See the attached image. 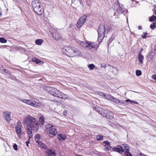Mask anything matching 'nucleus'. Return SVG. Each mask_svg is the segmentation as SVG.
Returning a JSON list of instances; mask_svg holds the SVG:
<instances>
[{
	"mask_svg": "<svg viewBox=\"0 0 156 156\" xmlns=\"http://www.w3.org/2000/svg\"><path fill=\"white\" fill-rule=\"evenodd\" d=\"M150 27L152 29L155 28L156 27V21H154L152 24H151Z\"/></svg>",
	"mask_w": 156,
	"mask_h": 156,
	"instance_id": "obj_31",
	"label": "nucleus"
},
{
	"mask_svg": "<svg viewBox=\"0 0 156 156\" xmlns=\"http://www.w3.org/2000/svg\"><path fill=\"white\" fill-rule=\"evenodd\" d=\"M113 96H112L110 95H109L108 94H105V97L109 100H110V101H111L112 98H113Z\"/></svg>",
	"mask_w": 156,
	"mask_h": 156,
	"instance_id": "obj_28",
	"label": "nucleus"
},
{
	"mask_svg": "<svg viewBox=\"0 0 156 156\" xmlns=\"http://www.w3.org/2000/svg\"><path fill=\"white\" fill-rule=\"evenodd\" d=\"M104 143L106 144V146L108 145L109 144V143L108 141H105L104 142Z\"/></svg>",
	"mask_w": 156,
	"mask_h": 156,
	"instance_id": "obj_50",
	"label": "nucleus"
},
{
	"mask_svg": "<svg viewBox=\"0 0 156 156\" xmlns=\"http://www.w3.org/2000/svg\"><path fill=\"white\" fill-rule=\"evenodd\" d=\"M142 29V27L141 26H139L138 27V29L139 30H141Z\"/></svg>",
	"mask_w": 156,
	"mask_h": 156,
	"instance_id": "obj_57",
	"label": "nucleus"
},
{
	"mask_svg": "<svg viewBox=\"0 0 156 156\" xmlns=\"http://www.w3.org/2000/svg\"><path fill=\"white\" fill-rule=\"evenodd\" d=\"M23 123L26 125L27 128H34L35 130H37L39 126L38 122L35 118L30 115H28L24 118Z\"/></svg>",
	"mask_w": 156,
	"mask_h": 156,
	"instance_id": "obj_1",
	"label": "nucleus"
},
{
	"mask_svg": "<svg viewBox=\"0 0 156 156\" xmlns=\"http://www.w3.org/2000/svg\"><path fill=\"white\" fill-rule=\"evenodd\" d=\"M37 59L36 58H33L32 59V61L33 62H36V60Z\"/></svg>",
	"mask_w": 156,
	"mask_h": 156,
	"instance_id": "obj_51",
	"label": "nucleus"
},
{
	"mask_svg": "<svg viewBox=\"0 0 156 156\" xmlns=\"http://www.w3.org/2000/svg\"><path fill=\"white\" fill-rule=\"evenodd\" d=\"M136 75L138 76H140L141 75L142 73L141 71L140 70H137L136 72Z\"/></svg>",
	"mask_w": 156,
	"mask_h": 156,
	"instance_id": "obj_35",
	"label": "nucleus"
},
{
	"mask_svg": "<svg viewBox=\"0 0 156 156\" xmlns=\"http://www.w3.org/2000/svg\"><path fill=\"white\" fill-rule=\"evenodd\" d=\"M104 116L107 119H112L113 118V114L110 111H105Z\"/></svg>",
	"mask_w": 156,
	"mask_h": 156,
	"instance_id": "obj_9",
	"label": "nucleus"
},
{
	"mask_svg": "<svg viewBox=\"0 0 156 156\" xmlns=\"http://www.w3.org/2000/svg\"><path fill=\"white\" fill-rule=\"evenodd\" d=\"M147 34V33L144 32L143 34L142 35V37L143 38H146V36Z\"/></svg>",
	"mask_w": 156,
	"mask_h": 156,
	"instance_id": "obj_41",
	"label": "nucleus"
},
{
	"mask_svg": "<svg viewBox=\"0 0 156 156\" xmlns=\"http://www.w3.org/2000/svg\"><path fill=\"white\" fill-rule=\"evenodd\" d=\"M96 138L98 140H101L103 139V137L102 136L98 135L97 136Z\"/></svg>",
	"mask_w": 156,
	"mask_h": 156,
	"instance_id": "obj_36",
	"label": "nucleus"
},
{
	"mask_svg": "<svg viewBox=\"0 0 156 156\" xmlns=\"http://www.w3.org/2000/svg\"><path fill=\"white\" fill-rule=\"evenodd\" d=\"M144 56L142 54L139 53L138 56V61L139 64H143V63Z\"/></svg>",
	"mask_w": 156,
	"mask_h": 156,
	"instance_id": "obj_16",
	"label": "nucleus"
},
{
	"mask_svg": "<svg viewBox=\"0 0 156 156\" xmlns=\"http://www.w3.org/2000/svg\"><path fill=\"white\" fill-rule=\"evenodd\" d=\"M114 6H115L114 9L116 10L119 14L122 13V8H121L119 5L118 4H116L114 5Z\"/></svg>",
	"mask_w": 156,
	"mask_h": 156,
	"instance_id": "obj_13",
	"label": "nucleus"
},
{
	"mask_svg": "<svg viewBox=\"0 0 156 156\" xmlns=\"http://www.w3.org/2000/svg\"><path fill=\"white\" fill-rule=\"evenodd\" d=\"M27 133L29 136V140H30V138H31L33 136V133L32 131V130H33L35 132H36L37 130H35L34 128H30L29 129L27 128Z\"/></svg>",
	"mask_w": 156,
	"mask_h": 156,
	"instance_id": "obj_14",
	"label": "nucleus"
},
{
	"mask_svg": "<svg viewBox=\"0 0 156 156\" xmlns=\"http://www.w3.org/2000/svg\"><path fill=\"white\" fill-rule=\"evenodd\" d=\"M2 15V13L1 12H0V16H1Z\"/></svg>",
	"mask_w": 156,
	"mask_h": 156,
	"instance_id": "obj_62",
	"label": "nucleus"
},
{
	"mask_svg": "<svg viewBox=\"0 0 156 156\" xmlns=\"http://www.w3.org/2000/svg\"><path fill=\"white\" fill-rule=\"evenodd\" d=\"M94 109L98 113L101 114L103 116H104L105 111L102 108L95 107L94 108Z\"/></svg>",
	"mask_w": 156,
	"mask_h": 156,
	"instance_id": "obj_11",
	"label": "nucleus"
},
{
	"mask_svg": "<svg viewBox=\"0 0 156 156\" xmlns=\"http://www.w3.org/2000/svg\"><path fill=\"white\" fill-rule=\"evenodd\" d=\"M140 156H147L146 155H145L144 154L142 153H140Z\"/></svg>",
	"mask_w": 156,
	"mask_h": 156,
	"instance_id": "obj_53",
	"label": "nucleus"
},
{
	"mask_svg": "<svg viewBox=\"0 0 156 156\" xmlns=\"http://www.w3.org/2000/svg\"><path fill=\"white\" fill-rule=\"evenodd\" d=\"M106 93H104L101 92H100L98 93V94L100 96H102V97H105V94Z\"/></svg>",
	"mask_w": 156,
	"mask_h": 156,
	"instance_id": "obj_37",
	"label": "nucleus"
},
{
	"mask_svg": "<svg viewBox=\"0 0 156 156\" xmlns=\"http://www.w3.org/2000/svg\"><path fill=\"white\" fill-rule=\"evenodd\" d=\"M58 138L60 141H63L66 139V135L64 133L60 134L58 135Z\"/></svg>",
	"mask_w": 156,
	"mask_h": 156,
	"instance_id": "obj_17",
	"label": "nucleus"
},
{
	"mask_svg": "<svg viewBox=\"0 0 156 156\" xmlns=\"http://www.w3.org/2000/svg\"><path fill=\"white\" fill-rule=\"evenodd\" d=\"M40 137V136L39 134H37L35 135V140L37 143L40 141L39 140Z\"/></svg>",
	"mask_w": 156,
	"mask_h": 156,
	"instance_id": "obj_29",
	"label": "nucleus"
},
{
	"mask_svg": "<svg viewBox=\"0 0 156 156\" xmlns=\"http://www.w3.org/2000/svg\"><path fill=\"white\" fill-rule=\"evenodd\" d=\"M39 121L40 122V124H41L42 125H43L44 121V118L43 116H41L39 118Z\"/></svg>",
	"mask_w": 156,
	"mask_h": 156,
	"instance_id": "obj_30",
	"label": "nucleus"
},
{
	"mask_svg": "<svg viewBox=\"0 0 156 156\" xmlns=\"http://www.w3.org/2000/svg\"><path fill=\"white\" fill-rule=\"evenodd\" d=\"M74 56H81L82 55L81 51L75 48L74 49Z\"/></svg>",
	"mask_w": 156,
	"mask_h": 156,
	"instance_id": "obj_21",
	"label": "nucleus"
},
{
	"mask_svg": "<svg viewBox=\"0 0 156 156\" xmlns=\"http://www.w3.org/2000/svg\"><path fill=\"white\" fill-rule=\"evenodd\" d=\"M125 153L127 156H132V154L128 151H126L125 152Z\"/></svg>",
	"mask_w": 156,
	"mask_h": 156,
	"instance_id": "obj_43",
	"label": "nucleus"
},
{
	"mask_svg": "<svg viewBox=\"0 0 156 156\" xmlns=\"http://www.w3.org/2000/svg\"><path fill=\"white\" fill-rule=\"evenodd\" d=\"M7 42L6 40L3 37L0 38V42L1 43H6Z\"/></svg>",
	"mask_w": 156,
	"mask_h": 156,
	"instance_id": "obj_33",
	"label": "nucleus"
},
{
	"mask_svg": "<svg viewBox=\"0 0 156 156\" xmlns=\"http://www.w3.org/2000/svg\"><path fill=\"white\" fill-rule=\"evenodd\" d=\"M13 148L16 151H17L18 150L17 148V145L16 144H14V145L13 146Z\"/></svg>",
	"mask_w": 156,
	"mask_h": 156,
	"instance_id": "obj_38",
	"label": "nucleus"
},
{
	"mask_svg": "<svg viewBox=\"0 0 156 156\" xmlns=\"http://www.w3.org/2000/svg\"><path fill=\"white\" fill-rule=\"evenodd\" d=\"M45 89L49 94L55 97L57 95V94L60 92L59 90L56 88L50 87H46Z\"/></svg>",
	"mask_w": 156,
	"mask_h": 156,
	"instance_id": "obj_6",
	"label": "nucleus"
},
{
	"mask_svg": "<svg viewBox=\"0 0 156 156\" xmlns=\"http://www.w3.org/2000/svg\"><path fill=\"white\" fill-rule=\"evenodd\" d=\"M151 78L155 80H156V75L155 74L151 76Z\"/></svg>",
	"mask_w": 156,
	"mask_h": 156,
	"instance_id": "obj_44",
	"label": "nucleus"
},
{
	"mask_svg": "<svg viewBox=\"0 0 156 156\" xmlns=\"http://www.w3.org/2000/svg\"><path fill=\"white\" fill-rule=\"evenodd\" d=\"M21 127H22V126H18V125H16V128H21Z\"/></svg>",
	"mask_w": 156,
	"mask_h": 156,
	"instance_id": "obj_56",
	"label": "nucleus"
},
{
	"mask_svg": "<svg viewBox=\"0 0 156 156\" xmlns=\"http://www.w3.org/2000/svg\"><path fill=\"white\" fill-rule=\"evenodd\" d=\"M87 18V16H83L80 18L76 24L77 27L80 28L81 27L85 22Z\"/></svg>",
	"mask_w": 156,
	"mask_h": 156,
	"instance_id": "obj_7",
	"label": "nucleus"
},
{
	"mask_svg": "<svg viewBox=\"0 0 156 156\" xmlns=\"http://www.w3.org/2000/svg\"><path fill=\"white\" fill-rule=\"evenodd\" d=\"M38 146L43 149L46 150L47 148V146L43 143H42L41 141L37 143Z\"/></svg>",
	"mask_w": 156,
	"mask_h": 156,
	"instance_id": "obj_23",
	"label": "nucleus"
},
{
	"mask_svg": "<svg viewBox=\"0 0 156 156\" xmlns=\"http://www.w3.org/2000/svg\"><path fill=\"white\" fill-rule=\"evenodd\" d=\"M41 62V61L40 60H39L38 59H37V60H36V63H37V64H38V63H40Z\"/></svg>",
	"mask_w": 156,
	"mask_h": 156,
	"instance_id": "obj_49",
	"label": "nucleus"
},
{
	"mask_svg": "<svg viewBox=\"0 0 156 156\" xmlns=\"http://www.w3.org/2000/svg\"><path fill=\"white\" fill-rule=\"evenodd\" d=\"M59 93H58L57 94V95L56 96V97L61 98L62 99H67L68 98V97L67 95L66 94L63 93L60 91H59Z\"/></svg>",
	"mask_w": 156,
	"mask_h": 156,
	"instance_id": "obj_12",
	"label": "nucleus"
},
{
	"mask_svg": "<svg viewBox=\"0 0 156 156\" xmlns=\"http://www.w3.org/2000/svg\"><path fill=\"white\" fill-rule=\"evenodd\" d=\"M74 47H66L62 50L63 53L66 55L73 57L74 56Z\"/></svg>",
	"mask_w": 156,
	"mask_h": 156,
	"instance_id": "obj_5",
	"label": "nucleus"
},
{
	"mask_svg": "<svg viewBox=\"0 0 156 156\" xmlns=\"http://www.w3.org/2000/svg\"><path fill=\"white\" fill-rule=\"evenodd\" d=\"M154 14L156 15V8H154Z\"/></svg>",
	"mask_w": 156,
	"mask_h": 156,
	"instance_id": "obj_59",
	"label": "nucleus"
},
{
	"mask_svg": "<svg viewBox=\"0 0 156 156\" xmlns=\"http://www.w3.org/2000/svg\"><path fill=\"white\" fill-rule=\"evenodd\" d=\"M21 128H16V132L19 138H21Z\"/></svg>",
	"mask_w": 156,
	"mask_h": 156,
	"instance_id": "obj_24",
	"label": "nucleus"
},
{
	"mask_svg": "<svg viewBox=\"0 0 156 156\" xmlns=\"http://www.w3.org/2000/svg\"><path fill=\"white\" fill-rule=\"evenodd\" d=\"M43 42V40L41 39H37L35 41L36 44L38 45H41Z\"/></svg>",
	"mask_w": 156,
	"mask_h": 156,
	"instance_id": "obj_27",
	"label": "nucleus"
},
{
	"mask_svg": "<svg viewBox=\"0 0 156 156\" xmlns=\"http://www.w3.org/2000/svg\"><path fill=\"white\" fill-rule=\"evenodd\" d=\"M34 102L35 103V105L34 106V107L38 108H40L41 107L42 104L41 103L37 102L36 101H35V102Z\"/></svg>",
	"mask_w": 156,
	"mask_h": 156,
	"instance_id": "obj_25",
	"label": "nucleus"
},
{
	"mask_svg": "<svg viewBox=\"0 0 156 156\" xmlns=\"http://www.w3.org/2000/svg\"><path fill=\"white\" fill-rule=\"evenodd\" d=\"M32 5L34 11L39 15H41L43 11L42 5L38 0L32 2Z\"/></svg>",
	"mask_w": 156,
	"mask_h": 156,
	"instance_id": "obj_2",
	"label": "nucleus"
},
{
	"mask_svg": "<svg viewBox=\"0 0 156 156\" xmlns=\"http://www.w3.org/2000/svg\"><path fill=\"white\" fill-rule=\"evenodd\" d=\"M29 140H28V141L26 142V143L27 144L26 145L27 147H29V145L28 144L29 143Z\"/></svg>",
	"mask_w": 156,
	"mask_h": 156,
	"instance_id": "obj_52",
	"label": "nucleus"
},
{
	"mask_svg": "<svg viewBox=\"0 0 156 156\" xmlns=\"http://www.w3.org/2000/svg\"><path fill=\"white\" fill-rule=\"evenodd\" d=\"M156 49H155V52H156Z\"/></svg>",
	"mask_w": 156,
	"mask_h": 156,
	"instance_id": "obj_64",
	"label": "nucleus"
},
{
	"mask_svg": "<svg viewBox=\"0 0 156 156\" xmlns=\"http://www.w3.org/2000/svg\"><path fill=\"white\" fill-rule=\"evenodd\" d=\"M111 101L116 103V104L121 103V102L120 100L114 97H113Z\"/></svg>",
	"mask_w": 156,
	"mask_h": 156,
	"instance_id": "obj_26",
	"label": "nucleus"
},
{
	"mask_svg": "<svg viewBox=\"0 0 156 156\" xmlns=\"http://www.w3.org/2000/svg\"><path fill=\"white\" fill-rule=\"evenodd\" d=\"M101 66L102 68H105L106 67V64L104 63L102 64L101 65Z\"/></svg>",
	"mask_w": 156,
	"mask_h": 156,
	"instance_id": "obj_47",
	"label": "nucleus"
},
{
	"mask_svg": "<svg viewBox=\"0 0 156 156\" xmlns=\"http://www.w3.org/2000/svg\"><path fill=\"white\" fill-rule=\"evenodd\" d=\"M73 26V25L72 24H70L69 26V27L70 28H72Z\"/></svg>",
	"mask_w": 156,
	"mask_h": 156,
	"instance_id": "obj_60",
	"label": "nucleus"
},
{
	"mask_svg": "<svg viewBox=\"0 0 156 156\" xmlns=\"http://www.w3.org/2000/svg\"><path fill=\"white\" fill-rule=\"evenodd\" d=\"M52 35L53 38L57 41L59 40L62 38L61 34H59L58 31H56L55 33H53Z\"/></svg>",
	"mask_w": 156,
	"mask_h": 156,
	"instance_id": "obj_10",
	"label": "nucleus"
},
{
	"mask_svg": "<svg viewBox=\"0 0 156 156\" xmlns=\"http://www.w3.org/2000/svg\"><path fill=\"white\" fill-rule=\"evenodd\" d=\"M17 125H18V126H22V124L21 122L20 121H18V122H17Z\"/></svg>",
	"mask_w": 156,
	"mask_h": 156,
	"instance_id": "obj_46",
	"label": "nucleus"
},
{
	"mask_svg": "<svg viewBox=\"0 0 156 156\" xmlns=\"http://www.w3.org/2000/svg\"><path fill=\"white\" fill-rule=\"evenodd\" d=\"M156 20V16H153L149 18L150 21H153Z\"/></svg>",
	"mask_w": 156,
	"mask_h": 156,
	"instance_id": "obj_34",
	"label": "nucleus"
},
{
	"mask_svg": "<svg viewBox=\"0 0 156 156\" xmlns=\"http://www.w3.org/2000/svg\"><path fill=\"white\" fill-rule=\"evenodd\" d=\"M12 78H13L12 79H13V80H14V78H15L14 77H12Z\"/></svg>",
	"mask_w": 156,
	"mask_h": 156,
	"instance_id": "obj_63",
	"label": "nucleus"
},
{
	"mask_svg": "<svg viewBox=\"0 0 156 156\" xmlns=\"http://www.w3.org/2000/svg\"><path fill=\"white\" fill-rule=\"evenodd\" d=\"M131 100L129 99H126V102H129L130 103V101H131Z\"/></svg>",
	"mask_w": 156,
	"mask_h": 156,
	"instance_id": "obj_54",
	"label": "nucleus"
},
{
	"mask_svg": "<svg viewBox=\"0 0 156 156\" xmlns=\"http://www.w3.org/2000/svg\"><path fill=\"white\" fill-rule=\"evenodd\" d=\"M88 67L90 70H92L93 69H94L95 67V66L94 64H89L88 66Z\"/></svg>",
	"mask_w": 156,
	"mask_h": 156,
	"instance_id": "obj_32",
	"label": "nucleus"
},
{
	"mask_svg": "<svg viewBox=\"0 0 156 156\" xmlns=\"http://www.w3.org/2000/svg\"><path fill=\"white\" fill-rule=\"evenodd\" d=\"M89 45H88V48L89 49H92L95 47L96 44L95 42L89 41Z\"/></svg>",
	"mask_w": 156,
	"mask_h": 156,
	"instance_id": "obj_20",
	"label": "nucleus"
},
{
	"mask_svg": "<svg viewBox=\"0 0 156 156\" xmlns=\"http://www.w3.org/2000/svg\"><path fill=\"white\" fill-rule=\"evenodd\" d=\"M123 146L125 148V150L126 151H128L129 150V147L126 144H124L123 145Z\"/></svg>",
	"mask_w": 156,
	"mask_h": 156,
	"instance_id": "obj_39",
	"label": "nucleus"
},
{
	"mask_svg": "<svg viewBox=\"0 0 156 156\" xmlns=\"http://www.w3.org/2000/svg\"><path fill=\"white\" fill-rule=\"evenodd\" d=\"M143 49L142 48H141V49H140V51L139 52V53H141V54H142V51H143Z\"/></svg>",
	"mask_w": 156,
	"mask_h": 156,
	"instance_id": "obj_58",
	"label": "nucleus"
},
{
	"mask_svg": "<svg viewBox=\"0 0 156 156\" xmlns=\"http://www.w3.org/2000/svg\"><path fill=\"white\" fill-rule=\"evenodd\" d=\"M46 153L48 154V156H55V155L54 151L50 150H47L46 151Z\"/></svg>",
	"mask_w": 156,
	"mask_h": 156,
	"instance_id": "obj_22",
	"label": "nucleus"
},
{
	"mask_svg": "<svg viewBox=\"0 0 156 156\" xmlns=\"http://www.w3.org/2000/svg\"><path fill=\"white\" fill-rule=\"evenodd\" d=\"M127 12V11L126 9H125V10L123 12H122V13H126Z\"/></svg>",
	"mask_w": 156,
	"mask_h": 156,
	"instance_id": "obj_55",
	"label": "nucleus"
},
{
	"mask_svg": "<svg viewBox=\"0 0 156 156\" xmlns=\"http://www.w3.org/2000/svg\"><path fill=\"white\" fill-rule=\"evenodd\" d=\"M2 71H3L5 72L6 73H9V72L8 70L6 69H4L3 68V69H1Z\"/></svg>",
	"mask_w": 156,
	"mask_h": 156,
	"instance_id": "obj_42",
	"label": "nucleus"
},
{
	"mask_svg": "<svg viewBox=\"0 0 156 156\" xmlns=\"http://www.w3.org/2000/svg\"><path fill=\"white\" fill-rule=\"evenodd\" d=\"M45 126L48 130V135L50 137L52 138L57 134V131L54 126L50 124H48Z\"/></svg>",
	"mask_w": 156,
	"mask_h": 156,
	"instance_id": "obj_3",
	"label": "nucleus"
},
{
	"mask_svg": "<svg viewBox=\"0 0 156 156\" xmlns=\"http://www.w3.org/2000/svg\"><path fill=\"white\" fill-rule=\"evenodd\" d=\"M21 101L27 104L30 105L33 107H34L35 105V103L34 102H35V101L33 100H29L25 99H23L21 100Z\"/></svg>",
	"mask_w": 156,
	"mask_h": 156,
	"instance_id": "obj_8",
	"label": "nucleus"
},
{
	"mask_svg": "<svg viewBox=\"0 0 156 156\" xmlns=\"http://www.w3.org/2000/svg\"><path fill=\"white\" fill-rule=\"evenodd\" d=\"M3 115L7 121H9L10 120V113L9 112L7 113L5 112H4L3 113Z\"/></svg>",
	"mask_w": 156,
	"mask_h": 156,
	"instance_id": "obj_19",
	"label": "nucleus"
},
{
	"mask_svg": "<svg viewBox=\"0 0 156 156\" xmlns=\"http://www.w3.org/2000/svg\"><path fill=\"white\" fill-rule=\"evenodd\" d=\"M113 151L120 153L121 152H123L124 151V149L123 147L121 146L118 145L116 148H113Z\"/></svg>",
	"mask_w": 156,
	"mask_h": 156,
	"instance_id": "obj_15",
	"label": "nucleus"
},
{
	"mask_svg": "<svg viewBox=\"0 0 156 156\" xmlns=\"http://www.w3.org/2000/svg\"><path fill=\"white\" fill-rule=\"evenodd\" d=\"M130 103H132V104H138V103L136 101H133L131 100L130 101Z\"/></svg>",
	"mask_w": 156,
	"mask_h": 156,
	"instance_id": "obj_48",
	"label": "nucleus"
},
{
	"mask_svg": "<svg viewBox=\"0 0 156 156\" xmlns=\"http://www.w3.org/2000/svg\"><path fill=\"white\" fill-rule=\"evenodd\" d=\"M105 31V26L103 25H100L98 30V41L99 43L101 42L104 37Z\"/></svg>",
	"mask_w": 156,
	"mask_h": 156,
	"instance_id": "obj_4",
	"label": "nucleus"
},
{
	"mask_svg": "<svg viewBox=\"0 0 156 156\" xmlns=\"http://www.w3.org/2000/svg\"><path fill=\"white\" fill-rule=\"evenodd\" d=\"M105 147L108 150H110L111 148V147L110 146H109V145L107 146H105Z\"/></svg>",
	"mask_w": 156,
	"mask_h": 156,
	"instance_id": "obj_45",
	"label": "nucleus"
},
{
	"mask_svg": "<svg viewBox=\"0 0 156 156\" xmlns=\"http://www.w3.org/2000/svg\"><path fill=\"white\" fill-rule=\"evenodd\" d=\"M108 26V27L107 28L106 30L107 31H109L112 29L111 25H109Z\"/></svg>",
	"mask_w": 156,
	"mask_h": 156,
	"instance_id": "obj_40",
	"label": "nucleus"
},
{
	"mask_svg": "<svg viewBox=\"0 0 156 156\" xmlns=\"http://www.w3.org/2000/svg\"><path fill=\"white\" fill-rule=\"evenodd\" d=\"M78 43L80 44L83 47L88 48V45H89V41H80L78 42Z\"/></svg>",
	"mask_w": 156,
	"mask_h": 156,
	"instance_id": "obj_18",
	"label": "nucleus"
},
{
	"mask_svg": "<svg viewBox=\"0 0 156 156\" xmlns=\"http://www.w3.org/2000/svg\"><path fill=\"white\" fill-rule=\"evenodd\" d=\"M63 113H64V115H65V113H66V112L64 111Z\"/></svg>",
	"mask_w": 156,
	"mask_h": 156,
	"instance_id": "obj_61",
	"label": "nucleus"
}]
</instances>
